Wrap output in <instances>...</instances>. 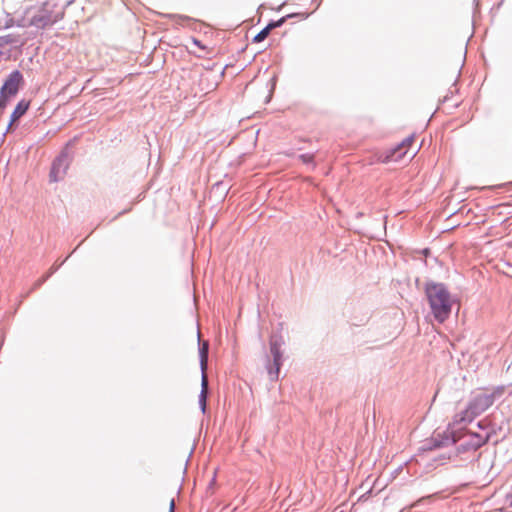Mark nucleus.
I'll use <instances>...</instances> for the list:
<instances>
[{"mask_svg": "<svg viewBox=\"0 0 512 512\" xmlns=\"http://www.w3.org/2000/svg\"><path fill=\"white\" fill-rule=\"evenodd\" d=\"M63 18V12L53 1H46L28 7L21 19L22 26L45 29Z\"/></svg>", "mask_w": 512, "mask_h": 512, "instance_id": "obj_1", "label": "nucleus"}, {"mask_svg": "<svg viewBox=\"0 0 512 512\" xmlns=\"http://www.w3.org/2000/svg\"><path fill=\"white\" fill-rule=\"evenodd\" d=\"M431 312L434 318L439 322H445L450 314L454 300L447 288L440 283H429L425 287Z\"/></svg>", "mask_w": 512, "mask_h": 512, "instance_id": "obj_2", "label": "nucleus"}, {"mask_svg": "<svg viewBox=\"0 0 512 512\" xmlns=\"http://www.w3.org/2000/svg\"><path fill=\"white\" fill-rule=\"evenodd\" d=\"M414 136H409L404 139L395 148L388 151L384 156L379 158V161L383 163L398 162L404 159H413L418 152V149H412L414 143Z\"/></svg>", "mask_w": 512, "mask_h": 512, "instance_id": "obj_3", "label": "nucleus"}, {"mask_svg": "<svg viewBox=\"0 0 512 512\" xmlns=\"http://www.w3.org/2000/svg\"><path fill=\"white\" fill-rule=\"evenodd\" d=\"M503 393L504 387H497L491 394H479L470 403L467 411L473 415L480 414L492 406L495 398L500 397Z\"/></svg>", "mask_w": 512, "mask_h": 512, "instance_id": "obj_4", "label": "nucleus"}, {"mask_svg": "<svg viewBox=\"0 0 512 512\" xmlns=\"http://www.w3.org/2000/svg\"><path fill=\"white\" fill-rule=\"evenodd\" d=\"M22 79V74L18 70L8 76L1 88L0 106H4L6 99L18 92Z\"/></svg>", "mask_w": 512, "mask_h": 512, "instance_id": "obj_5", "label": "nucleus"}, {"mask_svg": "<svg viewBox=\"0 0 512 512\" xmlns=\"http://www.w3.org/2000/svg\"><path fill=\"white\" fill-rule=\"evenodd\" d=\"M207 361H208V343L204 342L202 347L200 348V364L202 370V379H201V393L199 396V402L202 406V409L205 410L206 407V397L208 393V378L206 374L207 369Z\"/></svg>", "mask_w": 512, "mask_h": 512, "instance_id": "obj_6", "label": "nucleus"}, {"mask_svg": "<svg viewBox=\"0 0 512 512\" xmlns=\"http://www.w3.org/2000/svg\"><path fill=\"white\" fill-rule=\"evenodd\" d=\"M69 167V159L67 154L63 153L52 164L50 171V180L57 182L64 178Z\"/></svg>", "mask_w": 512, "mask_h": 512, "instance_id": "obj_7", "label": "nucleus"}, {"mask_svg": "<svg viewBox=\"0 0 512 512\" xmlns=\"http://www.w3.org/2000/svg\"><path fill=\"white\" fill-rule=\"evenodd\" d=\"M25 44L24 39L16 33H8L0 36V55L10 52L14 48H19Z\"/></svg>", "mask_w": 512, "mask_h": 512, "instance_id": "obj_8", "label": "nucleus"}, {"mask_svg": "<svg viewBox=\"0 0 512 512\" xmlns=\"http://www.w3.org/2000/svg\"><path fill=\"white\" fill-rule=\"evenodd\" d=\"M294 16H300L302 19H305L308 17V14L307 13H297V14H289L285 17H282L281 19H279L278 21L276 22H272L270 24H268L264 29H262L254 38H253V42L255 43H259V42H262L264 39L267 38V36L269 35L270 31L273 29V28H276V27H279L281 26L287 18H291V17H294Z\"/></svg>", "mask_w": 512, "mask_h": 512, "instance_id": "obj_9", "label": "nucleus"}, {"mask_svg": "<svg viewBox=\"0 0 512 512\" xmlns=\"http://www.w3.org/2000/svg\"><path fill=\"white\" fill-rule=\"evenodd\" d=\"M270 350L273 355L274 368H270L268 373L271 376L272 380H277L278 376H279V372H280L281 358H282L279 344L271 341L270 342Z\"/></svg>", "mask_w": 512, "mask_h": 512, "instance_id": "obj_10", "label": "nucleus"}, {"mask_svg": "<svg viewBox=\"0 0 512 512\" xmlns=\"http://www.w3.org/2000/svg\"><path fill=\"white\" fill-rule=\"evenodd\" d=\"M28 107H29V103L24 100L20 101L17 104V106L15 107L14 111L11 114V121H10L9 127L26 113V111L28 110Z\"/></svg>", "mask_w": 512, "mask_h": 512, "instance_id": "obj_11", "label": "nucleus"}, {"mask_svg": "<svg viewBox=\"0 0 512 512\" xmlns=\"http://www.w3.org/2000/svg\"><path fill=\"white\" fill-rule=\"evenodd\" d=\"M173 19L175 20V22L177 24L182 25V26L189 25L190 22L192 21V19L190 17L183 16V15H174Z\"/></svg>", "mask_w": 512, "mask_h": 512, "instance_id": "obj_12", "label": "nucleus"}, {"mask_svg": "<svg viewBox=\"0 0 512 512\" xmlns=\"http://www.w3.org/2000/svg\"><path fill=\"white\" fill-rule=\"evenodd\" d=\"M487 441V437H480L479 435H475V441L473 442V447L475 449L481 447L482 445H484Z\"/></svg>", "mask_w": 512, "mask_h": 512, "instance_id": "obj_13", "label": "nucleus"}, {"mask_svg": "<svg viewBox=\"0 0 512 512\" xmlns=\"http://www.w3.org/2000/svg\"><path fill=\"white\" fill-rule=\"evenodd\" d=\"M300 159L304 163H312L313 159H314V156L312 154H303V155L300 156Z\"/></svg>", "mask_w": 512, "mask_h": 512, "instance_id": "obj_14", "label": "nucleus"}, {"mask_svg": "<svg viewBox=\"0 0 512 512\" xmlns=\"http://www.w3.org/2000/svg\"><path fill=\"white\" fill-rule=\"evenodd\" d=\"M169 512H175V500L170 498L169 500Z\"/></svg>", "mask_w": 512, "mask_h": 512, "instance_id": "obj_15", "label": "nucleus"}, {"mask_svg": "<svg viewBox=\"0 0 512 512\" xmlns=\"http://www.w3.org/2000/svg\"><path fill=\"white\" fill-rule=\"evenodd\" d=\"M192 42H193L194 45L198 46L199 48L205 49V47L202 46L200 41H198L197 39H193Z\"/></svg>", "mask_w": 512, "mask_h": 512, "instance_id": "obj_16", "label": "nucleus"}, {"mask_svg": "<svg viewBox=\"0 0 512 512\" xmlns=\"http://www.w3.org/2000/svg\"><path fill=\"white\" fill-rule=\"evenodd\" d=\"M506 500L509 503V506L512 507V492L506 496Z\"/></svg>", "mask_w": 512, "mask_h": 512, "instance_id": "obj_17", "label": "nucleus"}, {"mask_svg": "<svg viewBox=\"0 0 512 512\" xmlns=\"http://www.w3.org/2000/svg\"><path fill=\"white\" fill-rule=\"evenodd\" d=\"M12 25V19H8L5 23V27H10Z\"/></svg>", "mask_w": 512, "mask_h": 512, "instance_id": "obj_18", "label": "nucleus"}]
</instances>
